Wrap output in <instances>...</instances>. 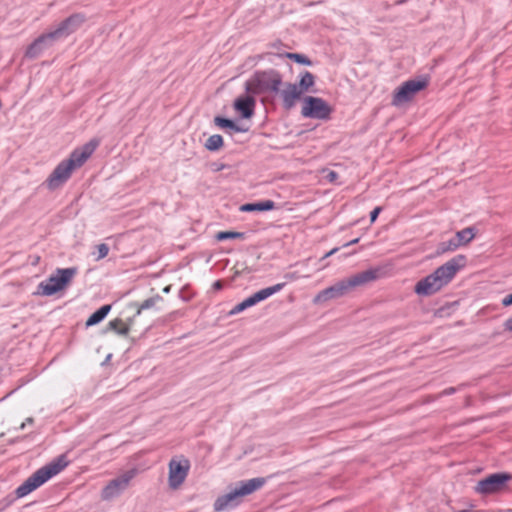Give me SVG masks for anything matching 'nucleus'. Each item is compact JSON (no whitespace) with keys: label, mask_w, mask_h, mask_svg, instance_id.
<instances>
[{"label":"nucleus","mask_w":512,"mask_h":512,"mask_svg":"<svg viewBox=\"0 0 512 512\" xmlns=\"http://www.w3.org/2000/svg\"><path fill=\"white\" fill-rule=\"evenodd\" d=\"M275 208V203L271 200H266L258 203H247L240 207L243 212L252 211H269Z\"/></svg>","instance_id":"obj_21"},{"label":"nucleus","mask_w":512,"mask_h":512,"mask_svg":"<svg viewBox=\"0 0 512 512\" xmlns=\"http://www.w3.org/2000/svg\"><path fill=\"white\" fill-rule=\"evenodd\" d=\"M73 171V167L66 160H63L46 179L45 185L49 190H56L70 178Z\"/></svg>","instance_id":"obj_13"},{"label":"nucleus","mask_w":512,"mask_h":512,"mask_svg":"<svg viewBox=\"0 0 512 512\" xmlns=\"http://www.w3.org/2000/svg\"><path fill=\"white\" fill-rule=\"evenodd\" d=\"M380 211H381V207H376V208L371 212V214H370L371 222H374V221L377 219V217H378V215H379Z\"/></svg>","instance_id":"obj_33"},{"label":"nucleus","mask_w":512,"mask_h":512,"mask_svg":"<svg viewBox=\"0 0 512 512\" xmlns=\"http://www.w3.org/2000/svg\"><path fill=\"white\" fill-rule=\"evenodd\" d=\"M428 81L425 78L411 79L399 86L393 94L392 105L401 107L410 102L415 95L426 88Z\"/></svg>","instance_id":"obj_6"},{"label":"nucleus","mask_w":512,"mask_h":512,"mask_svg":"<svg viewBox=\"0 0 512 512\" xmlns=\"http://www.w3.org/2000/svg\"><path fill=\"white\" fill-rule=\"evenodd\" d=\"M160 300H161L160 296H155V297L146 299L145 301H143V303H141L139 306H137L136 315H140V313L144 309H149V308L153 307Z\"/></svg>","instance_id":"obj_29"},{"label":"nucleus","mask_w":512,"mask_h":512,"mask_svg":"<svg viewBox=\"0 0 512 512\" xmlns=\"http://www.w3.org/2000/svg\"><path fill=\"white\" fill-rule=\"evenodd\" d=\"M337 250H338V248H334V249L330 250L329 252H327V253L324 255L323 259H325V258H327V257H330L331 255H333L334 253H336V252H337Z\"/></svg>","instance_id":"obj_39"},{"label":"nucleus","mask_w":512,"mask_h":512,"mask_svg":"<svg viewBox=\"0 0 512 512\" xmlns=\"http://www.w3.org/2000/svg\"><path fill=\"white\" fill-rule=\"evenodd\" d=\"M331 112V106L322 98L307 96L303 99L301 114L305 118L325 120Z\"/></svg>","instance_id":"obj_7"},{"label":"nucleus","mask_w":512,"mask_h":512,"mask_svg":"<svg viewBox=\"0 0 512 512\" xmlns=\"http://www.w3.org/2000/svg\"><path fill=\"white\" fill-rule=\"evenodd\" d=\"M502 304H503L504 306H510V305H512V294L507 295L505 298H503V300H502Z\"/></svg>","instance_id":"obj_34"},{"label":"nucleus","mask_w":512,"mask_h":512,"mask_svg":"<svg viewBox=\"0 0 512 512\" xmlns=\"http://www.w3.org/2000/svg\"><path fill=\"white\" fill-rule=\"evenodd\" d=\"M85 22V17L82 14H74L62 21L59 26L50 31L55 40L64 38L75 32Z\"/></svg>","instance_id":"obj_15"},{"label":"nucleus","mask_w":512,"mask_h":512,"mask_svg":"<svg viewBox=\"0 0 512 512\" xmlns=\"http://www.w3.org/2000/svg\"><path fill=\"white\" fill-rule=\"evenodd\" d=\"M133 325V318H129L127 322L122 319H114L108 323L107 329L116 332L121 336H126Z\"/></svg>","instance_id":"obj_20"},{"label":"nucleus","mask_w":512,"mask_h":512,"mask_svg":"<svg viewBox=\"0 0 512 512\" xmlns=\"http://www.w3.org/2000/svg\"><path fill=\"white\" fill-rule=\"evenodd\" d=\"M504 327L507 331H511L512 332V318H509L505 321L504 323Z\"/></svg>","instance_id":"obj_36"},{"label":"nucleus","mask_w":512,"mask_h":512,"mask_svg":"<svg viewBox=\"0 0 512 512\" xmlns=\"http://www.w3.org/2000/svg\"><path fill=\"white\" fill-rule=\"evenodd\" d=\"M77 269L74 267L57 269L46 281L38 285L37 295L51 296L66 289L75 277Z\"/></svg>","instance_id":"obj_5"},{"label":"nucleus","mask_w":512,"mask_h":512,"mask_svg":"<svg viewBox=\"0 0 512 512\" xmlns=\"http://www.w3.org/2000/svg\"><path fill=\"white\" fill-rule=\"evenodd\" d=\"M214 122L215 124L220 127V128H229V129H232L236 132H243L245 131L244 129L238 127L232 120H229V119H226V118H222V117H215L214 119Z\"/></svg>","instance_id":"obj_26"},{"label":"nucleus","mask_w":512,"mask_h":512,"mask_svg":"<svg viewBox=\"0 0 512 512\" xmlns=\"http://www.w3.org/2000/svg\"><path fill=\"white\" fill-rule=\"evenodd\" d=\"M99 141L92 139L80 148L75 149L66 161L73 167V170L81 167L98 147Z\"/></svg>","instance_id":"obj_14"},{"label":"nucleus","mask_w":512,"mask_h":512,"mask_svg":"<svg viewBox=\"0 0 512 512\" xmlns=\"http://www.w3.org/2000/svg\"><path fill=\"white\" fill-rule=\"evenodd\" d=\"M459 512H471V511H469V510H461Z\"/></svg>","instance_id":"obj_42"},{"label":"nucleus","mask_w":512,"mask_h":512,"mask_svg":"<svg viewBox=\"0 0 512 512\" xmlns=\"http://www.w3.org/2000/svg\"><path fill=\"white\" fill-rule=\"evenodd\" d=\"M338 178V174L335 171H327L325 175V179L329 182L334 183Z\"/></svg>","instance_id":"obj_32"},{"label":"nucleus","mask_w":512,"mask_h":512,"mask_svg":"<svg viewBox=\"0 0 512 512\" xmlns=\"http://www.w3.org/2000/svg\"><path fill=\"white\" fill-rule=\"evenodd\" d=\"M253 94L238 97L234 102V109L243 118H251L254 114L256 101Z\"/></svg>","instance_id":"obj_19"},{"label":"nucleus","mask_w":512,"mask_h":512,"mask_svg":"<svg viewBox=\"0 0 512 512\" xmlns=\"http://www.w3.org/2000/svg\"><path fill=\"white\" fill-rule=\"evenodd\" d=\"M350 293L346 279H341L335 284L321 290L313 298L315 305H322L331 300L341 298Z\"/></svg>","instance_id":"obj_11"},{"label":"nucleus","mask_w":512,"mask_h":512,"mask_svg":"<svg viewBox=\"0 0 512 512\" xmlns=\"http://www.w3.org/2000/svg\"><path fill=\"white\" fill-rule=\"evenodd\" d=\"M284 286H285L284 283H278L271 287L261 289V290L257 291L256 293H254L253 295H251L250 297L243 300L241 303L237 304L233 309H231L229 311L228 314L230 316L238 314V313L256 305L257 303L269 298L273 294L279 292L280 290L283 289Z\"/></svg>","instance_id":"obj_10"},{"label":"nucleus","mask_w":512,"mask_h":512,"mask_svg":"<svg viewBox=\"0 0 512 512\" xmlns=\"http://www.w3.org/2000/svg\"><path fill=\"white\" fill-rule=\"evenodd\" d=\"M163 291H164L165 293H168V292L170 291V286L165 287Z\"/></svg>","instance_id":"obj_41"},{"label":"nucleus","mask_w":512,"mask_h":512,"mask_svg":"<svg viewBox=\"0 0 512 512\" xmlns=\"http://www.w3.org/2000/svg\"><path fill=\"white\" fill-rule=\"evenodd\" d=\"M358 241H359V239H354V240L350 241L349 243H347L345 246L356 244Z\"/></svg>","instance_id":"obj_40"},{"label":"nucleus","mask_w":512,"mask_h":512,"mask_svg":"<svg viewBox=\"0 0 512 512\" xmlns=\"http://www.w3.org/2000/svg\"><path fill=\"white\" fill-rule=\"evenodd\" d=\"M301 90L302 89L298 88V85L295 83H287L282 90L279 89L284 109L290 110L296 105L297 101L303 95Z\"/></svg>","instance_id":"obj_18"},{"label":"nucleus","mask_w":512,"mask_h":512,"mask_svg":"<svg viewBox=\"0 0 512 512\" xmlns=\"http://www.w3.org/2000/svg\"><path fill=\"white\" fill-rule=\"evenodd\" d=\"M111 310L110 305H104L95 311L86 321V326H93L101 322Z\"/></svg>","instance_id":"obj_22"},{"label":"nucleus","mask_w":512,"mask_h":512,"mask_svg":"<svg viewBox=\"0 0 512 512\" xmlns=\"http://www.w3.org/2000/svg\"><path fill=\"white\" fill-rule=\"evenodd\" d=\"M136 474V469H130L109 481L101 491V498L105 501H109L118 497L129 487L131 480L136 476Z\"/></svg>","instance_id":"obj_9"},{"label":"nucleus","mask_w":512,"mask_h":512,"mask_svg":"<svg viewBox=\"0 0 512 512\" xmlns=\"http://www.w3.org/2000/svg\"><path fill=\"white\" fill-rule=\"evenodd\" d=\"M33 418L32 417H29L26 419L25 422H23L21 425H20V429H24L25 425H28V424H32L33 423Z\"/></svg>","instance_id":"obj_38"},{"label":"nucleus","mask_w":512,"mask_h":512,"mask_svg":"<svg viewBox=\"0 0 512 512\" xmlns=\"http://www.w3.org/2000/svg\"><path fill=\"white\" fill-rule=\"evenodd\" d=\"M56 40L50 32L45 33L38 37L32 44H30L25 52V57L35 59L42 54L44 50L50 47Z\"/></svg>","instance_id":"obj_17"},{"label":"nucleus","mask_w":512,"mask_h":512,"mask_svg":"<svg viewBox=\"0 0 512 512\" xmlns=\"http://www.w3.org/2000/svg\"><path fill=\"white\" fill-rule=\"evenodd\" d=\"M511 478L509 474H492L478 482L476 491L481 494H491L502 490L506 482Z\"/></svg>","instance_id":"obj_12"},{"label":"nucleus","mask_w":512,"mask_h":512,"mask_svg":"<svg viewBox=\"0 0 512 512\" xmlns=\"http://www.w3.org/2000/svg\"><path fill=\"white\" fill-rule=\"evenodd\" d=\"M315 79L312 73L306 71L302 74L298 85V88H301V92L304 94L314 85Z\"/></svg>","instance_id":"obj_24"},{"label":"nucleus","mask_w":512,"mask_h":512,"mask_svg":"<svg viewBox=\"0 0 512 512\" xmlns=\"http://www.w3.org/2000/svg\"><path fill=\"white\" fill-rule=\"evenodd\" d=\"M264 483V478H252L238 482L228 493L217 497L213 505L214 510L219 512L238 506L245 496L260 489Z\"/></svg>","instance_id":"obj_2"},{"label":"nucleus","mask_w":512,"mask_h":512,"mask_svg":"<svg viewBox=\"0 0 512 512\" xmlns=\"http://www.w3.org/2000/svg\"><path fill=\"white\" fill-rule=\"evenodd\" d=\"M280 57H286L288 59H291L293 61H295L296 63H299V64H302V65H307V66H310L312 64V62L310 61L309 58H307L305 55L303 54H298V53H284V54H280L279 55Z\"/></svg>","instance_id":"obj_27"},{"label":"nucleus","mask_w":512,"mask_h":512,"mask_svg":"<svg viewBox=\"0 0 512 512\" xmlns=\"http://www.w3.org/2000/svg\"><path fill=\"white\" fill-rule=\"evenodd\" d=\"M466 265V257L457 255L438 267L432 274L421 279L415 285V293L420 296H429L438 292L447 285L455 276L457 271Z\"/></svg>","instance_id":"obj_1"},{"label":"nucleus","mask_w":512,"mask_h":512,"mask_svg":"<svg viewBox=\"0 0 512 512\" xmlns=\"http://www.w3.org/2000/svg\"><path fill=\"white\" fill-rule=\"evenodd\" d=\"M96 248H97V252H98V256H97L96 260L103 259L104 257H106L108 255V252H109L108 245L102 243V244L97 245Z\"/></svg>","instance_id":"obj_31"},{"label":"nucleus","mask_w":512,"mask_h":512,"mask_svg":"<svg viewBox=\"0 0 512 512\" xmlns=\"http://www.w3.org/2000/svg\"><path fill=\"white\" fill-rule=\"evenodd\" d=\"M217 240L223 241L226 239L243 238V233L233 231H223L216 235Z\"/></svg>","instance_id":"obj_30"},{"label":"nucleus","mask_w":512,"mask_h":512,"mask_svg":"<svg viewBox=\"0 0 512 512\" xmlns=\"http://www.w3.org/2000/svg\"><path fill=\"white\" fill-rule=\"evenodd\" d=\"M67 465L68 461L65 456H60L55 461L40 468L16 489L17 497L21 498L28 495L48 481L51 477L61 472Z\"/></svg>","instance_id":"obj_3"},{"label":"nucleus","mask_w":512,"mask_h":512,"mask_svg":"<svg viewBox=\"0 0 512 512\" xmlns=\"http://www.w3.org/2000/svg\"><path fill=\"white\" fill-rule=\"evenodd\" d=\"M282 76L276 70L256 72L245 84L248 94L259 95L266 92H279Z\"/></svg>","instance_id":"obj_4"},{"label":"nucleus","mask_w":512,"mask_h":512,"mask_svg":"<svg viewBox=\"0 0 512 512\" xmlns=\"http://www.w3.org/2000/svg\"><path fill=\"white\" fill-rule=\"evenodd\" d=\"M380 273V268H370L368 270L353 274L345 279L350 289V292H352L353 290L359 287L365 286L379 279Z\"/></svg>","instance_id":"obj_16"},{"label":"nucleus","mask_w":512,"mask_h":512,"mask_svg":"<svg viewBox=\"0 0 512 512\" xmlns=\"http://www.w3.org/2000/svg\"><path fill=\"white\" fill-rule=\"evenodd\" d=\"M457 248H459L458 243L455 239H451L447 242H442L438 246V254H443L449 251H455Z\"/></svg>","instance_id":"obj_28"},{"label":"nucleus","mask_w":512,"mask_h":512,"mask_svg":"<svg viewBox=\"0 0 512 512\" xmlns=\"http://www.w3.org/2000/svg\"><path fill=\"white\" fill-rule=\"evenodd\" d=\"M475 237V230L472 227H467L461 231H458L456 233V242L458 243V246L467 245L469 242L473 240Z\"/></svg>","instance_id":"obj_23"},{"label":"nucleus","mask_w":512,"mask_h":512,"mask_svg":"<svg viewBox=\"0 0 512 512\" xmlns=\"http://www.w3.org/2000/svg\"><path fill=\"white\" fill-rule=\"evenodd\" d=\"M222 287H223V284L221 281L214 282V284L212 286L214 291H218V290L222 289Z\"/></svg>","instance_id":"obj_37"},{"label":"nucleus","mask_w":512,"mask_h":512,"mask_svg":"<svg viewBox=\"0 0 512 512\" xmlns=\"http://www.w3.org/2000/svg\"><path fill=\"white\" fill-rule=\"evenodd\" d=\"M223 146V138L221 135L215 134L210 136L205 142V148L209 151H217Z\"/></svg>","instance_id":"obj_25"},{"label":"nucleus","mask_w":512,"mask_h":512,"mask_svg":"<svg viewBox=\"0 0 512 512\" xmlns=\"http://www.w3.org/2000/svg\"><path fill=\"white\" fill-rule=\"evenodd\" d=\"M168 469L169 487L176 490L185 482L190 470V462L187 458L182 456L174 457L170 460Z\"/></svg>","instance_id":"obj_8"},{"label":"nucleus","mask_w":512,"mask_h":512,"mask_svg":"<svg viewBox=\"0 0 512 512\" xmlns=\"http://www.w3.org/2000/svg\"><path fill=\"white\" fill-rule=\"evenodd\" d=\"M285 279L289 280V281H293V280H296L298 279V275L294 272V273H287L285 276H284Z\"/></svg>","instance_id":"obj_35"}]
</instances>
